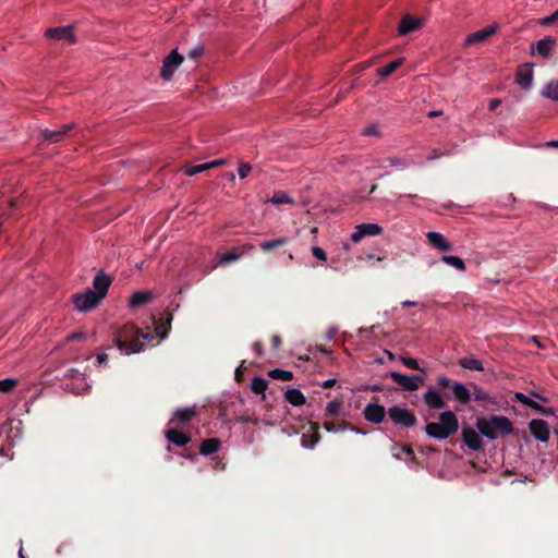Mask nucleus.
Instances as JSON below:
<instances>
[{"label":"nucleus","instance_id":"nucleus-1","mask_svg":"<svg viewBox=\"0 0 558 558\" xmlns=\"http://www.w3.org/2000/svg\"><path fill=\"white\" fill-rule=\"evenodd\" d=\"M111 280L105 272L99 271L93 280V288L72 295L74 307L78 312H88L97 307L108 293Z\"/></svg>","mask_w":558,"mask_h":558},{"label":"nucleus","instance_id":"nucleus-2","mask_svg":"<svg viewBox=\"0 0 558 558\" xmlns=\"http://www.w3.org/2000/svg\"><path fill=\"white\" fill-rule=\"evenodd\" d=\"M138 338L148 340L151 338L150 333H144L138 328L133 326H125L113 335V342L117 349L126 355L140 352L144 344Z\"/></svg>","mask_w":558,"mask_h":558},{"label":"nucleus","instance_id":"nucleus-3","mask_svg":"<svg viewBox=\"0 0 558 558\" xmlns=\"http://www.w3.org/2000/svg\"><path fill=\"white\" fill-rule=\"evenodd\" d=\"M476 428L481 435L490 440L500 436L509 435L513 432L511 421L501 415H490L488 417H478L476 420Z\"/></svg>","mask_w":558,"mask_h":558},{"label":"nucleus","instance_id":"nucleus-4","mask_svg":"<svg viewBox=\"0 0 558 558\" xmlns=\"http://www.w3.org/2000/svg\"><path fill=\"white\" fill-rule=\"evenodd\" d=\"M459 429V421L452 411H445L439 414L437 422L427 423L425 433L428 437L445 440L454 435Z\"/></svg>","mask_w":558,"mask_h":558},{"label":"nucleus","instance_id":"nucleus-5","mask_svg":"<svg viewBox=\"0 0 558 558\" xmlns=\"http://www.w3.org/2000/svg\"><path fill=\"white\" fill-rule=\"evenodd\" d=\"M389 420L397 426L412 428L416 425L417 418L413 411L399 405L390 407L387 411Z\"/></svg>","mask_w":558,"mask_h":558},{"label":"nucleus","instance_id":"nucleus-6","mask_svg":"<svg viewBox=\"0 0 558 558\" xmlns=\"http://www.w3.org/2000/svg\"><path fill=\"white\" fill-rule=\"evenodd\" d=\"M390 378L403 390L414 391L417 390L424 378L420 375H405L397 371L390 372Z\"/></svg>","mask_w":558,"mask_h":558},{"label":"nucleus","instance_id":"nucleus-7","mask_svg":"<svg viewBox=\"0 0 558 558\" xmlns=\"http://www.w3.org/2000/svg\"><path fill=\"white\" fill-rule=\"evenodd\" d=\"M183 60V56L180 54L177 49H173L162 61L160 76L165 81H170Z\"/></svg>","mask_w":558,"mask_h":558},{"label":"nucleus","instance_id":"nucleus-8","mask_svg":"<svg viewBox=\"0 0 558 558\" xmlns=\"http://www.w3.org/2000/svg\"><path fill=\"white\" fill-rule=\"evenodd\" d=\"M381 232L383 227L376 222L361 223L355 227L354 232L351 234V241L357 243L365 236H376L381 234Z\"/></svg>","mask_w":558,"mask_h":558},{"label":"nucleus","instance_id":"nucleus-9","mask_svg":"<svg viewBox=\"0 0 558 558\" xmlns=\"http://www.w3.org/2000/svg\"><path fill=\"white\" fill-rule=\"evenodd\" d=\"M529 429L532 436L541 441L547 442L550 438L549 425L546 421L534 418L529 423Z\"/></svg>","mask_w":558,"mask_h":558},{"label":"nucleus","instance_id":"nucleus-10","mask_svg":"<svg viewBox=\"0 0 558 558\" xmlns=\"http://www.w3.org/2000/svg\"><path fill=\"white\" fill-rule=\"evenodd\" d=\"M253 250H254V245H252V244H243V245H241L240 247H238V248H235L233 251H229V252H225V253H219L217 255V257L219 259V264L220 265H228V264H230L232 262L238 260L239 258H241L244 255L251 254Z\"/></svg>","mask_w":558,"mask_h":558},{"label":"nucleus","instance_id":"nucleus-11","mask_svg":"<svg viewBox=\"0 0 558 558\" xmlns=\"http://www.w3.org/2000/svg\"><path fill=\"white\" fill-rule=\"evenodd\" d=\"M533 64L524 63L519 66L515 74V83L524 90L531 89L533 85Z\"/></svg>","mask_w":558,"mask_h":558},{"label":"nucleus","instance_id":"nucleus-12","mask_svg":"<svg viewBox=\"0 0 558 558\" xmlns=\"http://www.w3.org/2000/svg\"><path fill=\"white\" fill-rule=\"evenodd\" d=\"M196 416V408L195 407H185L178 409L168 425L172 426H184L190 423Z\"/></svg>","mask_w":558,"mask_h":558},{"label":"nucleus","instance_id":"nucleus-13","mask_svg":"<svg viewBox=\"0 0 558 558\" xmlns=\"http://www.w3.org/2000/svg\"><path fill=\"white\" fill-rule=\"evenodd\" d=\"M45 35L49 39L64 40L72 45L75 43V36L72 26H61L56 28H49L45 32Z\"/></svg>","mask_w":558,"mask_h":558},{"label":"nucleus","instance_id":"nucleus-14","mask_svg":"<svg viewBox=\"0 0 558 558\" xmlns=\"http://www.w3.org/2000/svg\"><path fill=\"white\" fill-rule=\"evenodd\" d=\"M422 398L430 410H441L446 407L442 393L436 388H428Z\"/></svg>","mask_w":558,"mask_h":558},{"label":"nucleus","instance_id":"nucleus-15","mask_svg":"<svg viewBox=\"0 0 558 558\" xmlns=\"http://www.w3.org/2000/svg\"><path fill=\"white\" fill-rule=\"evenodd\" d=\"M366 421L380 424L386 415V409L384 405L378 403H368L363 411Z\"/></svg>","mask_w":558,"mask_h":558},{"label":"nucleus","instance_id":"nucleus-16","mask_svg":"<svg viewBox=\"0 0 558 558\" xmlns=\"http://www.w3.org/2000/svg\"><path fill=\"white\" fill-rule=\"evenodd\" d=\"M462 438L463 442L474 451H477L483 447V441L480 432H476L472 427H463Z\"/></svg>","mask_w":558,"mask_h":558},{"label":"nucleus","instance_id":"nucleus-17","mask_svg":"<svg viewBox=\"0 0 558 558\" xmlns=\"http://www.w3.org/2000/svg\"><path fill=\"white\" fill-rule=\"evenodd\" d=\"M167 440L178 447L185 446L191 441V437L179 430V427L169 425L165 430Z\"/></svg>","mask_w":558,"mask_h":558},{"label":"nucleus","instance_id":"nucleus-18","mask_svg":"<svg viewBox=\"0 0 558 558\" xmlns=\"http://www.w3.org/2000/svg\"><path fill=\"white\" fill-rule=\"evenodd\" d=\"M426 238L428 243L438 251L448 252L452 250L451 243L440 232L428 231Z\"/></svg>","mask_w":558,"mask_h":558},{"label":"nucleus","instance_id":"nucleus-19","mask_svg":"<svg viewBox=\"0 0 558 558\" xmlns=\"http://www.w3.org/2000/svg\"><path fill=\"white\" fill-rule=\"evenodd\" d=\"M422 25H423V20L414 19L410 15H405L399 24L398 33L401 36L408 35V34L413 33V32L417 31L418 28H421Z\"/></svg>","mask_w":558,"mask_h":558},{"label":"nucleus","instance_id":"nucleus-20","mask_svg":"<svg viewBox=\"0 0 558 558\" xmlns=\"http://www.w3.org/2000/svg\"><path fill=\"white\" fill-rule=\"evenodd\" d=\"M496 31H497V27L492 25V26H487L481 31H477L475 33H472L466 37L465 45L470 46L475 43H482V41L486 40L493 34H495Z\"/></svg>","mask_w":558,"mask_h":558},{"label":"nucleus","instance_id":"nucleus-21","mask_svg":"<svg viewBox=\"0 0 558 558\" xmlns=\"http://www.w3.org/2000/svg\"><path fill=\"white\" fill-rule=\"evenodd\" d=\"M451 391L459 403L466 404L470 402L471 390L464 384L456 381L454 385H452Z\"/></svg>","mask_w":558,"mask_h":558},{"label":"nucleus","instance_id":"nucleus-22","mask_svg":"<svg viewBox=\"0 0 558 558\" xmlns=\"http://www.w3.org/2000/svg\"><path fill=\"white\" fill-rule=\"evenodd\" d=\"M154 298V294L150 291L142 290L136 291L132 294L129 301V305L132 308H137L142 305L147 304L149 301H151Z\"/></svg>","mask_w":558,"mask_h":558},{"label":"nucleus","instance_id":"nucleus-23","mask_svg":"<svg viewBox=\"0 0 558 558\" xmlns=\"http://www.w3.org/2000/svg\"><path fill=\"white\" fill-rule=\"evenodd\" d=\"M554 45L555 40L551 37H545L535 43L532 51L546 58L551 52Z\"/></svg>","mask_w":558,"mask_h":558},{"label":"nucleus","instance_id":"nucleus-24","mask_svg":"<svg viewBox=\"0 0 558 558\" xmlns=\"http://www.w3.org/2000/svg\"><path fill=\"white\" fill-rule=\"evenodd\" d=\"M69 374L73 379H75L77 383L70 388L71 391L75 393H81L85 391L88 388V384L86 381L85 374L80 373L77 369L71 368L69 371Z\"/></svg>","mask_w":558,"mask_h":558},{"label":"nucleus","instance_id":"nucleus-25","mask_svg":"<svg viewBox=\"0 0 558 558\" xmlns=\"http://www.w3.org/2000/svg\"><path fill=\"white\" fill-rule=\"evenodd\" d=\"M286 400L293 407L303 405L306 401L304 393L296 388L288 389L284 393Z\"/></svg>","mask_w":558,"mask_h":558},{"label":"nucleus","instance_id":"nucleus-26","mask_svg":"<svg viewBox=\"0 0 558 558\" xmlns=\"http://www.w3.org/2000/svg\"><path fill=\"white\" fill-rule=\"evenodd\" d=\"M221 447V441L217 438H209L203 440L199 447V453L202 456H209L217 452Z\"/></svg>","mask_w":558,"mask_h":558},{"label":"nucleus","instance_id":"nucleus-27","mask_svg":"<svg viewBox=\"0 0 558 558\" xmlns=\"http://www.w3.org/2000/svg\"><path fill=\"white\" fill-rule=\"evenodd\" d=\"M459 365L465 369L483 372V362L475 356H465L459 360Z\"/></svg>","mask_w":558,"mask_h":558},{"label":"nucleus","instance_id":"nucleus-28","mask_svg":"<svg viewBox=\"0 0 558 558\" xmlns=\"http://www.w3.org/2000/svg\"><path fill=\"white\" fill-rule=\"evenodd\" d=\"M287 242H288V239L286 236H280V238H276V239L262 241L259 243V247L264 252H270L279 246L284 245Z\"/></svg>","mask_w":558,"mask_h":558},{"label":"nucleus","instance_id":"nucleus-29","mask_svg":"<svg viewBox=\"0 0 558 558\" xmlns=\"http://www.w3.org/2000/svg\"><path fill=\"white\" fill-rule=\"evenodd\" d=\"M441 262L446 265L456 268L457 270L464 271L465 270V263L464 260L456 255H442Z\"/></svg>","mask_w":558,"mask_h":558},{"label":"nucleus","instance_id":"nucleus-30","mask_svg":"<svg viewBox=\"0 0 558 558\" xmlns=\"http://www.w3.org/2000/svg\"><path fill=\"white\" fill-rule=\"evenodd\" d=\"M542 96L558 101V81H550L542 89Z\"/></svg>","mask_w":558,"mask_h":558},{"label":"nucleus","instance_id":"nucleus-31","mask_svg":"<svg viewBox=\"0 0 558 558\" xmlns=\"http://www.w3.org/2000/svg\"><path fill=\"white\" fill-rule=\"evenodd\" d=\"M402 63V59H397L391 61L390 63L379 68L377 70L378 75L386 77L390 74H392Z\"/></svg>","mask_w":558,"mask_h":558},{"label":"nucleus","instance_id":"nucleus-32","mask_svg":"<svg viewBox=\"0 0 558 558\" xmlns=\"http://www.w3.org/2000/svg\"><path fill=\"white\" fill-rule=\"evenodd\" d=\"M270 202L275 205L290 204L293 205L295 202L287 192H277L275 193Z\"/></svg>","mask_w":558,"mask_h":558},{"label":"nucleus","instance_id":"nucleus-33","mask_svg":"<svg viewBox=\"0 0 558 558\" xmlns=\"http://www.w3.org/2000/svg\"><path fill=\"white\" fill-rule=\"evenodd\" d=\"M66 130H69V128L59 129V130H45V132L43 133V136L45 140H48L52 143H57L62 140L63 134L65 133Z\"/></svg>","mask_w":558,"mask_h":558},{"label":"nucleus","instance_id":"nucleus-34","mask_svg":"<svg viewBox=\"0 0 558 558\" xmlns=\"http://www.w3.org/2000/svg\"><path fill=\"white\" fill-rule=\"evenodd\" d=\"M268 380L263 377H254L251 383V389L253 392L259 395L264 393L267 389Z\"/></svg>","mask_w":558,"mask_h":558},{"label":"nucleus","instance_id":"nucleus-35","mask_svg":"<svg viewBox=\"0 0 558 558\" xmlns=\"http://www.w3.org/2000/svg\"><path fill=\"white\" fill-rule=\"evenodd\" d=\"M269 376L277 380L288 381L293 378V374L290 371L274 368L269 372Z\"/></svg>","mask_w":558,"mask_h":558},{"label":"nucleus","instance_id":"nucleus-36","mask_svg":"<svg viewBox=\"0 0 558 558\" xmlns=\"http://www.w3.org/2000/svg\"><path fill=\"white\" fill-rule=\"evenodd\" d=\"M515 399L520 402H522L524 405H527L536 411H542L543 410V407L534 401L532 398L525 396L524 393L522 392H517L515 393Z\"/></svg>","mask_w":558,"mask_h":558},{"label":"nucleus","instance_id":"nucleus-37","mask_svg":"<svg viewBox=\"0 0 558 558\" xmlns=\"http://www.w3.org/2000/svg\"><path fill=\"white\" fill-rule=\"evenodd\" d=\"M472 391H471V398H473L475 401H486L489 397L484 391L482 387H480L477 384H471Z\"/></svg>","mask_w":558,"mask_h":558},{"label":"nucleus","instance_id":"nucleus-38","mask_svg":"<svg viewBox=\"0 0 558 558\" xmlns=\"http://www.w3.org/2000/svg\"><path fill=\"white\" fill-rule=\"evenodd\" d=\"M206 170H209V166L207 165V162L205 163H201V165H196V166H189L184 169V173L187 175V177H193L197 173H201V172H204Z\"/></svg>","mask_w":558,"mask_h":558},{"label":"nucleus","instance_id":"nucleus-39","mask_svg":"<svg viewBox=\"0 0 558 558\" xmlns=\"http://www.w3.org/2000/svg\"><path fill=\"white\" fill-rule=\"evenodd\" d=\"M19 380L16 378H3L0 379V391L1 392H10L16 385Z\"/></svg>","mask_w":558,"mask_h":558},{"label":"nucleus","instance_id":"nucleus-40","mask_svg":"<svg viewBox=\"0 0 558 558\" xmlns=\"http://www.w3.org/2000/svg\"><path fill=\"white\" fill-rule=\"evenodd\" d=\"M400 362L410 369L424 372L416 359L400 356Z\"/></svg>","mask_w":558,"mask_h":558},{"label":"nucleus","instance_id":"nucleus-41","mask_svg":"<svg viewBox=\"0 0 558 558\" xmlns=\"http://www.w3.org/2000/svg\"><path fill=\"white\" fill-rule=\"evenodd\" d=\"M341 401L339 400H331L326 405V413L328 415H338L341 412Z\"/></svg>","mask_w":558,"mask_h":558},{"label":"nucleus","instance_id":"nucleus-42","mask_svg":"<svg viewBox=\"0 0 558 558\" xmlns=\"http://www.w3.org/2000/svg\"><path fill=\"white\" fill-rule=\"evenodd\" d=\"M452 154V150H449V149H445V150H441L439 148H434L429 151V154L427 155L426 159L432 161V160H436L442 156H448V155H451Z\"/></svg>","mask_w":558,"mask_h":558},{"label":"nucleus","instance_id":"nucleus-43","mask_svg":"<svg viewBox=\"0 0 558 558\" xmlns=\"http://www.w3.org/2000/svg\"><path fill=\"white\" fill-rule=\"evenodd\" d=\"M317 442H318L317 436H312L308 438L306 435H303L302 439H301V445L305 449H313Z\"/></svg>","mask_w":558,"mask_h":558},{"label":"nucleus","instance_id":"nucleus-44","mask_svg":"<svg viewBox=\"0 0 558 558\" xmlns=\"http://www.w3.org/2000/svg\"><path fill=\"white\" fill-rule=\"evenodd\" d=\"M252 171V166L248 162H241L238 168V174L241 180L245 179Z\"/></svg>","mask_w":558,"mask_h":558},{"label":"nucleus","instance_id":"nucleus-45","mask_svg":"<svg viewBox=\"0 0 558 558\" xmlns=\"http://www.w3.org/2000/svg\"><path fill=\"white\" fill-rule=\"evenodd\" d=\"M388 161L391 167H396L399 169H404L408 167V161L404 158L390 157L388 158Z\"/></svg>","mask_w":558,"mask_h":558},{"label":"nucleus","instance_id":"nucleus-46","mask_svg":"<svg viewBox=\"0 0 558 558\" xmlns=\"http://www.w3.org/2000/svg\"><path fill=\"white\" fill-rule=\"evenodd\" d=\"M324 427L329 433H337V432L345 430L348 428V424L344 423V424H341V425H335L332 423H325Z\"/></svg>","mask_w":558,"mask_h":558},{"label":"nucleus","instance_id":"nucleus-47","mask_svg":"<svg viewBox=\"0 0 558 558\" xmlns=\"http://www.w3.org/2000/svg\"><path fill=\"white\" fill-rule=\"evenodd\" d=\"M363 134L366 136H378L380 134L379 126L371 124L363 130Z\"/></svg>","mask_w":558,"mask_h":558},{"label":"nucleus","instance_id":"nucleus-48","mask_svg":"<svg viewBox=\"0 0 558 558\" xmlns=\"http://www.w3.org/2000/svg\"><path fill=\"white\" fill-rule=\"evenodd\" d=\"M558 21V9L550 15L545 16L541 20V25L547 26Z\"/></svg>","mask_w":558,"mask_h":558},{"label":"nucleus","instance_id":"nucleus-49","mask_svg":"<svg viewBox=\"0 0 558 558\" xmlns=\"http://www.w3.org/2000/svg\"><path fill=\"white\" fill-rule=\"evenodd\" d=\"M312 254L315 258L325 262L327 259V255L325 251L319 246L312 247Z\"/></svg>","mask_w":558,"mask_h":558},{"label":"nucleus","instance_id":"nucleus-50","mask_svg":"<svg viewBox=\"0 0 558 558\" xmlns=\"http://www.w3.org/2000/svg\"><path fill=\"white\" fill-rule=\"evenodd\" d=\"M437 383L441 386V387H448V388H452V385H454V380L446 377V376H439L437 378Z\"/></svg>","mask_w":558,"mask_h":558},{"label":"nucleus","instance_id":"nucleus-51","mask_svg":"<svg viewBox=\"0 0 558 558\" xmlns=\"http://www.w3.org/2000/svg\"><path fill=\"white\" fill-rule=\"evenodd\" d=\"M96 360L99 365H104L108 361V355L105 352H100L96 355Z\"/></svg>","mask_w":558,"mask_h":558},{"label":"nucleus","instance_id":"nucleus-52","mask_svg":"<svg viewBox=\"0 0 558 558\" xmlns=\"http://www.w3.org/2000/svg\"><path fill=\"white\" fill-rule=\"evenodd\" d=\"M272 348L278 350L281 345V338L278 335H274L271 338Z\"/></svg>","mask_w":558,"mask_h":558},{"label":"nucleus","instance_id":"nucleus-53","mask_svg":"<svg viewBox=\"0 0 558 558\" xmlns=\"http://www.w3.org/2000/svg\"><path fill=\"white\" fill-rule=\"evenodd\" d=\"M84 336L85 335L83 332H72L68 336L66 340L74 341L84 338Z\"/></svg>","mask_w":558,"mask_h":558},{"label":"nucleus","instance_id":"nucleus-54","mask_svg":"<svg viewBox=\"0 0 558 558\" xmlns=\"http://www.w3.org/2000/svg\"><path fill=\"white\" fill-rule=\"evenodd\" d=\"M225 163H226L225 159H217V160H213L210 162H207V165L209 166V169L218 167V166H221V165H225Z\"/></svg>","mask_w":558,"mask_h":558},{"label":"nucleus","instance_id":"nucleus-55","mask_svg":"<svg viewBox=\"0 0 558 558\" xmlns=\"http://www.w3.org/2000/svg\"><path fill=\"white\" fill-rule=\"evenodd\" d=\"M338 329L336 327H331L327 330L326 337L327 339L331 340L337 335Z\"/></svg>","mask_w":558,"mask_h":558},{"label":"nucleus","instance_id":"nucleus-56","mask_svg":"<svg viewBox=\"0 0 558 558\" xmlns=\"http://www.w3.org/2000/svg\"><path fill=\"white\" fill-rule=\"evenodd\" d=\"M335 384H336V379L335 378H329V379H326L325 381H323L322 387L323 388H330Z\"/></svg>","mask_w":558,"mask_h":558},{"label":"nucleus","instance_id":"nucleus-57","mask_svg":"<svg viewBox=\"0 0 558 558\" xmlns=\"http://www.w3.org/2000/svg\"><path fill=\"white\" fill-rule=\"evenodd\" d=\"M501 104L500 99H493L489 101L488 108L489 110H495Z\"/></svg>","mask_w":558,"mask_h":558},{"label":"nucleus","instance_id":"nucleus-58","mask_svg":"<svg viewBox=\"0 0 558 558\" xmlns=\"http://www.w3.org/2000/svg\"><path fill=\"white\" fill-rule=\"evenodd\" d=\"M416 305H417V302H415V301L407 300V301L402 302L403 307H412V306H416Z\"/></svg>","mask_w":558,"mask_h":558},{"label":"nucleus","instance_id":"nucleus-59","mask_svg":"<svg viewBox=\"0 0 558 558\" xmlns=\"http://www.w3.org/2000/svg\"><path fill=\"white\" fill-rule=\"evenodd\" d=\"M201 53H202V49L201 48H194L193 50L190 51V56L193 57V58L198 57Z\"/></svg>","mask_w":558,"mask_h":558},{"label":"nucleus","instance_id":"nucleus-60","mask_svg":"<svg viewBox=\"0 0 558 558\" xmlns=\"http://www.w3.org/2000/svg\"><path fill=\"white\" fill-rule=\"evenodd\" d=\"M402 450H403L408 456L413 454V450H412L410 447H408V446H403V447H402Z\"/></svg>","mask_w":558,"mask_h":558},{"label":"nucleus","instance_id":"nucleus-61","mask_svg":"<svg viewBox=\"0 0 558 558\" xmlns=\"http://www.w3.org/2000/svg\"><path fill=\"white\" fill-rule=\"evenodd\" d=\"M548 146L558 147V140H554L547 143Z\"/></svg>","mask_w":558,"mask_h":558},{"label":"nucleus","instance_id":"nucleus-62","mask_svg":"<svg viewBox=\"0 0 558 558\" xmlns=\"http://www.w3.org/2000/svg\"><path fill=\"white\" fill-rule=\"evenodd\" d=\"M342 248L345 251V252H349L351 250V245L348 243V242H344L342 244Z\"/></svg>","mask_w":558,"mask_h":558},{"label":"nucleus","instance_id":"nucleus-63","mask_svg":"<svg viewBox=\"0 0 558 558\" xmlns=\"http://www.w3.org/2000/svg\"><path fill=\"white\" fill-rule=\"evenodd\" d=\"M439 114H441V111H436V110L430 111V112L428 113V116H429V117H437V116H439Z\"/></svg>","mask_w":558,"mask_h":558},{"label":"nucleus","instance_id":"nucleus-64","mask_svg":"<svg viewBox=\"0 0 558 558\" xmlns=\"http://www.w3.org/2000/svg\"><path fill=\"white\" fill-rule=\"evenodd\" d=\"M0 218L9 216V213L5 209H0Z\"/></svg>","mask_w":558,"mask_h":558}]
</instances>
